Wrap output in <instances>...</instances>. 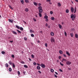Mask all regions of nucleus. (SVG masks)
I'll list each match as a JSON object with an SVG mask.
<instances>
[{"label": "nucleus", "mask_w": 78, "mask_h": 78, "mask_svg": "<svg viewBox=\"0 0 78 78\" xmlns=\"http://www.w3.org/2000/svg\"><path fill=\"white\" fill-rule=\"evenodd\" d=\"M40 66L41 67H42L43 68H45V65L43 64H41L40 65Z\"/></svg>", "instance_id": "obj_4"}, {"label": "nucleus", "mask_w": 78, "mask_h": 78, "mask_svg": "<svg viewBox=\"0 0 78 78\" xmlns=\"http://www.w3.org/2000/svg\"><path fill=\"white\" fill-rule=\"evenodd\" d=\"M34 64L35 66H36V63L35 62H34Z\"/></svg>", "instance_id": "obj_52"}, {"label": "nucleus", "mask_w": 78, "mask_h": 78, "mask_svg": "<svg viewBox=\"0 0 78 78\" xmlns=\"http://www.w3.org/2000/svg\"><path fill=\"white\" fill-rule=\"evenodd\" d=\"M66 13H69V9H67L66 10Z\"/></svg>", "instance_id": "obj_19"}, {"label": "nucleus", "mask_w": 78, "mask_h": 78, "mask_svg": "<svg viewBox=\"0 0 78 78\" xmlns=\"http://www.w3.org/2000/svg\"><path fill=\"white\" fill-rule=\"evenodd\" d=\"M9 7L10 8V9H13V8L10 5H9Z\"/></svg>", "instance_id": "obj_39"}, {"label": "nucleus", "mask_w": 78, "mask_h": 78, "mask_svg": "<svg viewBox=\"0 0 78 78\" xmlns=\"http://www.w3.org/2000/svg\"><path fill=\"white\" fill-rule=\"evenodd\" d=\"M46 2H51V0H47Z\"/></svg>", "instance_id": "obj_43"}, {"label": "nucleus", "mask_w": 78, "mask_h": 78, "mask_svg": "<svg viewBox=\"0 0 78 78\" xmlns=\"http://www.w3.org/2000/svg\"><path fill=\"white\" fill-rule=\"evenodd\" d=\"M50 13L51 14H53V12L52 11H51L50 12Z\"/></svg>", "instance_id": "obj_49"}, {"label": "nucleus", "mask_w": 78, "mask_h": 78, "mask_svg": "<svg viewBox=\"0 0 78 78\" xmlns=\"http://www.w3.org/2000/svg\"><path fill=\"white\" fill-rule=\"evenodd\" d=\"M38 14L39 16V17H42V14H41V13H38Z\"/></svg>", "instance_id": "obj_14"}, {"label": "nucleus", "mask_w": 78, "mask_h": 78, "mask_svg": "<svg viewBox=\"0 0 78 78\" xmlns=\"http://www.w3.org/2000/svg\"><path fill=\"white\" fill-rule=\"evenodd\" d=\"M58 58H59V59H61V56H59L58 57Z\"/></svg>", "instance_id": "obj_56"}, {"label": "nucleus", "mask_w": 78, "mask_h": 78, "mask_svg": "<svg viewBox=\"0 0 78 78\" xmlns=\"http://www.w3.org/2000/svg\"><path fill=\"white\" fill-rule=\"evenodd\" d=\"M70 35H71V37H72L73 36V34H72V33L70 34Z\"/></svg>", "instance_id": "obj_44"}, {"label": "nucleus", "mask_w": 78, "mask_h": 78, "mask_svg": "<svg viewBox=\"0 0 78 78\" xmlns=\"http://www.w3.org/2000/svg\"><path fill=\"white\" fill-rule=\"evenodd\" d=\"M44 19H48V16H45L44 17Z\"/></svg>", "instance_id": "obj_22"}, {"label": "nucleus", "mask_w": 78, "mask_h": 78, "mask_svg": "<svg viewBox=\"0 0 78 78\" xmlns=\"http://www.w3.org/2000/svg\"><path fill=\"white\" fill-rule=\"evenodd\" d=\"M31 36L32 37H34V34H31Z\"/></svg>", "instance_id": "obj_31"}, {"label": "nucleus", "mask_w": 78, "mask_h": 78, "mask_svg": "<svg viewBox=\"0 0 78 78\" xmlns=\"http://www.w3.org/2000/svg\"><path fill=\"white\" fill-rule=\"evenodd\" d=\"M9 72H11V71H12V69H11V68H9Z\"/></svg>", "instance_id": "obj_37"}, {"label": "nucleus", "mask_w": 78, "mask_h": 78, "mask_svg": "<svg viewBox=\"0 0 78 78\" xmlns=\"http://www.w3.org/2000/svg\"><path fill=\"white\" fill-rule=\"evenodd\" d=\"M8 63H6L5 64V67H8Z\"/></svg>", "instance_id": "obj_29"}, {"label": "nucleus", "mask_w": 78, "mask_h": 78, "mask_svg": "<svg viewBox=\"0 0 78 78\" xmlns=\"http://www.w3.org/2000/svg\"><path fill=\"white\" fill-rule=\"evenodd\" d=\"M33 20L35 22H36V20L35 19V18H33Z\"/></svg>", "instance_id": "obj_46"}, {"label": "nucleus", "mask_w": 78, "mask_h": 78, "mask_svg": "<svg viewBox=\"0 0 78 78\" xmlns=\"http://www.w3.org/2000/svg\"><path fill=\"white\" fill-rule=\"evenodd\" d=\"M45 20L46 22H48V18H47V19H46Z\"/></svg>", "instance_id": "obj_51"}, {"label": "nucleus", "mask_w": 78, "mask_h": 78, "mask_svg": "<svg viewBox=\"0 0 78 78\" xmlns=\"http://www.w3.org/2000/svg\"><path fill=\"white\" fill-rule=\"evenodd\" d=\"M21 63H22V64H24V63H25V62L23 61L21 62Z\"/></svg>", "instance_id": "obj_59"}, {"label": "nucleus", "mask_w": 78, "mask_h": 78, "mask_svg": "<svg viewBox=\"0 0 78 78\" xmlns=\"http://www.w3.org/2000/svg\"><path fill=\"white\" fill-rule=\"evenodd\" d=\"M31 56L32 58H34V55L33 54L31 55Z\"/></svg>", "instance_id": "obj_42"}, {"label": "nucleus", "mask_w": 78, "mask_h": 78, "mask_svg": "<svg viewBox=\"0 0 78 78\" xmlns=\"http://www.w3.org/2000/svg\"><path fill=\"white\" fill-rule=\"evenodd\" d=\"M60 64L62 66H64V65L63 64H62V63H61V62H60Z\"/></svg>", "instance_id": "obj_47"}, {"label": "nucleus", "mask_w": 78, "mask_h": 78, "mask_svg": "<svg viewBox=\"0 0 78 78\" xmlns=\"http://www.w3.org/2000/svg\"><path fill=\"white\" fill-rule=\"evenodd\" d=\"M66 65L70 66V64H71V62L69 61H67L66 62Z\"/></svg>", "instance_id": "obj_2"}, {"label": "nucleus", "mask_w": 78, "mask_h": 78, "mask_svg": "<svg viewBox=\"0 0 78 78\" xmlns=\"http://www.w3.org/2000/svg\"><path fill=\"white\" fill-rule=\"evenodd\" d=\"M54 76L56 78H57V77H58V76H56V75L55 74L54 75Z\"/></svg>", "instance_id": "obj_53"}, {"label": "nucleus", "mask_w": 78, "mask_h": 78, "mask_svg": "<svg viewBox=\"0 0 78 78\" xmlns=\"http://www.w3.org/2000/svg\"><path fill=\"white\" fill-rule=\"evenodd\" d=\"M17 72L18 75H20V71H18Z\"/></svg>", "instance_id": "obj_33"}, {"label": "nucleus", "mask_w": 78, "mask_h": 78, "mask_svg": "<svg viewBox=\"0 0 78 78\" xmlns=\"http://www.w3.org/2000/svg\"><path fill=\"white\" fill-rule=\"evenodd\" d=\"M38 72H39V73H40V74H41V71H38Z\"/></svg>", "instance_id": "obj_55"}, {"label": "nucleus", "mask_w": 78, "mask_h": 78, "mask_svg": "<svg viewBox=\"0 0 78 78\" xmlns=\"http://www.w3.org/2000/svg\"><path fill=\"white\" fill-rule=\"evenodd\" d=\"M25 11L26 12H28V8H26L25 9Z\"/></svg>", "instance_id": "obj_20"}, {"label": "nucleus", "mask_w": 78, "mask_h": 78, "mask_svg": "<svg viewBox=\"0 0 78 78\" xmlns=\"http://www.w3.org/2000/svg\"><path fill=\"white\" fill-rule=\"evenodd\" d=\"M29 61H32V60H31V59L30 58H29Z\"/></svg>", "instance_id": "obj_57"}, {"label": "nucleus", "mask_w": 78, "mask_h": 78, "mask_svg": "<svg viewBox=\"0 0 78 78\" xmlns=\"http://www.w3.org/2000/svg\"><path fill=\"white\" fill-rule=\"evenodd\" d=\"M12 66H13V68H15V64L14 63H12Z\"/></svg>", "instance_id": "obj_38"}, {"label": "nucleus", "mask_w": 78, "mask_h": 78, "mask_svg": "<svg viewBox=\"0 0 78 78\" xmlns=\"http://www.w3.org/2000/svg\"><path fill=\"white\" fill-rule=\"evenodd\" d=\"M12 33H13V34H17V33H16V32L14 31H12Z\"/></svg>", "instance_id": "obj_17"}, {"label": "nucleus", "mask_w": 78, "mask_h": 78, "mask_svg": "<svg viewBox=\"0 0 78 78\" xmlns=\"http://www.w3.org/2000/svg\"><path fill=\"white\" fill-rule=\"evenodd\" d=\"M71 19H73V18H74V19H75L76 18V16L73 15V14H72L70 16Z\"/></svg>", "instance_id": "obj_1"}, {"label": "nucleus", "mask_w": 78, "mask_h": 78, "mask_svg": "<svg viewBox=\"0 0 78 78\" xmlns=\"http://www.w3.org/2000/svg\"><path fill=\"white\" fill-rule=\"evenodd\" d=\"M66 54L68 55V56H70V54L69 53V52H68V51H66Z\"/></svg>", "instance_id": "obj_7"}, {"label": "nucleus", "mask_w": 78, "mask_h": 78, "mask_svg": "<svg viewBox=\"0 0 78 78\" xmlns=\"http://www.w3.org/2000/svg\"><path fill=\"white\" fill-rule=\"evenodd\" d=\"M34 4L35 6H37V3L36 2H34Z\"/></svg>", "instance_id": "obj_16"}, {"label": "nucleus", "mask_w": 78, "mask_h": 78, "mask_svg": "<svg viewBox=\"0 0 78 78\" xmlns=\"http://www.w3.org/2000/svg\"><path fill=\"white\" fill-rule=\"evenodd\" d=\"M42 9L39 10V12H40V13H42Z\"/></svg>", "instance_id": "obj_10"}, {"label": "nucleus", "mask_w": 78, "mask_h": 78, "mask_svg": "<svg viewBox=\"0 0 78 78\" xmlns=\"http://www.w3.org/2000/svg\"><path fill=\"white\" fill-rule=\"evenodd\" d=\"M55 73L56 75H58V73L57 72H55Z\"/></svg>", "instance_id": "obj_62"}, {"label": "nucleus", "mask_w": 78, "mask_h": 78, "mask_svg": "<svg viewBox=\"0 0 78 78\" xmlns=\"http://www.w3.org/2000/svg\"><path fill=\"white\" fill-rule=\"evenodd\" d=\"M25 2L26 3H29V1L28 0H25Z\"/></svg>", "instance_id": "obj_35"}, {"label": "nucleus", "mask_w": 78, "mask_h": 78, "mask_svg": "<svg viewBox=\"0 0 78 78\" xmlns=\"http://www.w3.org/2000/svg\"><path fill=\"white\" fill-rule=\"evenodd\" d=\"M51 72H54V70H53V69H51Z\"/></svg>", "instance_id": "obj_32"}, {"label": "nucleus", "mask_w": 78, "mask_h": 78, "mask_svg": "<svg viewBox=\"0 0 78 78\" xmlns=\"http://www.w3.org/2000/svg\"><path fill=\"white\" fill-rule=\"evenodd\" d=\"M59 53L60 54H62V51L61 50H60L59 51Z\"/></svg>", "instance_id": "obj_28"}, {"label": "nucleus", "mask_w": 78, "mask_h": 78, "mask_svg": "<svg viewBox=\"0 0 78 78\" xmlns=\"http://www.w3.org/2000/svg\"><path fill=\"white\" fill-rule=\"evenodd\" d=\"M76 11V7H75L74 8V13H75Z\"/></svg>", "instance_id": "obj_26"}, {"label": "nucleus", "mask_w": 78, "mask_h": 78, "mask_svg": "<svg viewBox=\"0 0 78 78\" xmlns=\"http://www.w3.org/2000/svg\"><path fill=\"white\" fill-rule=\"evenodd\" d=\"M45 26L46 27H47L48 26V24L47 23H46Z\"/></svg>", "instance_id": "obj_61"}, {"label": "nucleus", "mask_w": 78, "mask_h": 78, "mask_svg": "<svg viewBox=\"0 0 78 78\" xmlns=\"http://www.w3.org/2000/svg\"><path fill=\"white\" fill-rule=\"evenodd\" d=\"M75 37H76V38H78V35L77 34H76L75 35Z\"/></svg>", "instance_id": "obj_24"}, {"label": "nucleus", "mask_w": 78, "mask_h": 78, "mask_svg": "<svg viewBox=\"0 0 78 78\" xmlns=\"http://www.w3.org/2000/svg\"><path fill=\"white\" fill-rule=\"evenodd\" d=\"M58 26L59 28H60V29H61V28L62 27V26L60 24H58Z\"/></svg>", "instance_id": "obj_13"}, {"label": "nucleus", "mask_w": 78, "mask_h": 78, "mask_svg": "<svg viewBox=\"0 0 78 78\" xmlns=\"http://www.w3.org/2000/svg\"><path fill=\"white\" fill-rule=\"evenodd\" d=\"M51 41L52 43H53V42H55V39L53 37H51Z\"/></svg>", "instance_id": "obj_3"}, {"label": "nucleus", "mask_w": 78, "mask_h": 78, "mask_svg": "<svg viewBox=\"0 0 78 78\" xmlns=\"http://www.w3.org/2000/svg\"><path fill=\"white\" fill-rule=\"evenodd\" d=\"M66 61H67V60H66L64 58H63L62 59V61H65V62H66Z\"/></svg>", "instance_id": "obj_27"}, {"label": "nucleus", "mask_w": 78, "mask_h": 78, "mask_svg": "<svg viewBox=\"0 0 78 78\" xmlns=\"http://www.w3.org/2000/svg\"><path fill=\"white\" fill-rule=\"evenodd\" d=\"M9 42H11V43H12V42H13V41H9Z\"/></svg>", "instance_id": "obj_60"}, {"label": "nucleus", "mask_w": 78, "mask_h": 78, "mask_svg": "<svg viewBox=\"0 0 78 78\" xmlns=\"http://www.w3.org/2000/svg\"><path fill=\"white\" fill-rule=\"evenodd\" d=\"M32 30L31 29L30 30V33H32Z\"/></svg>", "instance_id": "obj_54"}, {"label": "nucleus", "mask_w": 78, "mask_h": 78, "mask_svg": "<svg viewBox=\"0 0 78 78\" xmlns=\"http://www.w3.org/2000/svg\"><path fill=\"white\" fill-rule=\"evenodd\" d=\"M37 69L38 70H40L41 69V67L37 66Z\"/></svg>", "instance_id": "obj_8"}, {"label": "nucleus", "mask_w": 78, "mask_h": 78, "mask_svg": "<svg viewBox=\"0 0 78 78\" xmlns=\"http://www.w3.org/2000/svg\"><path fill=\"white\" fill-rule=\"evenodd\" d=\"M16 27L17 28V29H20V27L17 25H16Z\"/></svg>", "instance_id": "obj_12"}, {"label": "nucleus", "mask_w": 78, "mask_h": 78, "mask_svg": "<svg viewBox=\"0 0 78 78\" xmlns=\"http://www.w3.org/2000/svg\"><path fill=\"white\" fill-rule=\"evenodd\" d=\"M45 46L46 47H47V43H46L45 44Z\"/></svg>", "instance_id": "obj_48"}, {"label": "nucleus", "mask_w": 78, "mask_h": 78, "mask_svg": "<svg viewBox=\"0 0 78 78\" xmlns=\"http://www.w3.org/2000/svg\"><path fill=\"white\" fill-rule=\"evenodd\" d=\"M17 31H18V33H20V34H21V32L20 31H19L18 30H17Z\"/></svg>", "instance_id": "obj_34"}, {"label": "nucleus", "mask_w": 78, "mask_h": 78, "mask_svg": "<svg viewBox=\"0 0 78 78\" xmlns=\"http://www.w3.org/2000/svg\"><path fill=\"white\" fill-rule=\"evenodd\" d=\"M21 3H22V4H23V3H24V2L23 1V0H20Z\"/></svg>", "instance_id": "obj_25"}, {"label": "nucleus", "mask_w": 78, "mask_h": 78, "mask_svg": "<svg viewBox=\"0 0 78 78\" xmlns=\"http://www.w3.org/2000/svg\"><path fill=\"white\" fill-rule=\"evenodd\" d=\"M38 9H39V10H40V9H42V7L41 6H40L38 8Z\"/></svg>", "instance_id": "obj_9"}, {"label": "nucleus", "mask_w": 78, "mask_h": 78, "mask_svg": "<svg viewBox=\"0 0 78 78\" xmlns=\"http://www.w3.org/2000/svg\"><path fill=\"white\" fill-rule=\"evenodd\" d=\"M1 53H2V54L3 55H5V52L4 51H2Z\"/></svg>", "instance_id": "obj_23"}, {"label": "nucleus", "mask_w": 78, "mask_h": 78, "mask_svg": "<svg viewBox=\"0 0 78 78\" xmlns=\"http://www.w3.org/2000/svg\"><path fill=\"white\" fill-rule=\"evenodd\" d=\"M63 55L64 57H66V55L63 54Z\"/></svg>", "instance_id": "obj_58"}, {"label": "nucleus", "mask_w": 78, "mask_h": 78, "mask_svg": "<svg viewBox=\"0 0 78 78\" xmlns=\"http://www.w3.org/2000/svg\"><path fill=\"white\" fill-rule=\"evenodd\" d=\"M71 19H72V20L74 21V20H75V19H74V18H71Z\"/></svg>", "instance_id": "obj_63"}, {"label": "nucleus", "mask_w": 78, "mask_h": 78, "mask_svg": "<svg viewBox=\"0 0 78 78\" xmlns=\"http://www.w3.org/2000/svg\"><path fill=\"white\" fill-rule=\"evenodd\" d=\"M20 29L21 30V31H23V28L22 27H20Z\"/></svg>", "instance_id": "obj_21"}, {"label": "nucleus", "mask_w": 78, "mask_h": 78, "mask_svg": "<svg viewBox=\"0 0 78 78\" xmlns=\"http://www.w3.org/2000/svg\"><path fill=\"white\" fill-rule=\"evenodd\" d=\"M51 19L52 20H55V18L54 17H52L51 18Z\"/></svg>", "instance_id": "obj_15"}, {"label": "nucleus", "mask_w": 78, "mask_h": 78, "mask_svg": "<svg viewBox=\"0 0 78 78\" xmlns=\"http://www.w3.org/2000/svg\"><path fill=\"white\" fill-rule=\"evenodd\" d=\"M24 39L25 41H27V38L25 37L24 38Z\"/></svg>", "instance_id": "obj_40"}, {"label": "nucleus", "mask_w": 78, "mask_h": 78, "mask_svg": "<svg viewBox=\"0 0 78 78\" xmlns=\"http://www.w3.org/2000/svg\"><path fill=\"white\" fill-rule=\"evenodd\" d=\"M9 22H10V23H12V21L11 20V19H9Z\"/></svg>", "instance_id": "obj_30"}, {"label": "nucleus", "mask_w": 78, "mask_h": 78, "mask_svg": "<svg viewBox=\"0 0 78 78\" xmlns=\"http://www.w3.org/2000/svg\"><path fill=\"white\" fill-rule=\"evenodd\" d=\"M9 64H10V65H11V66H12V62H11V61H9Z\"/></svg>", "instance_id": "obj_6"}, {"label": "nucleus", "mask_w": 78, "mask_h": 78, "mask_svg": "<svg viewBox=\"0 0 78 78\" xmlns=\"http://www.w3.org/2000/svg\"><path fill=\"white\" fill-rule=\"evenodd\" d=\"M59 71H60V72H62V70L61 69H59Z\"/></svg>", "instance_id": "obj_50"}, {"label": "nucleus", "mask_w": 78, "mask_h": 78, "mask_svg": "<svg viewBox=\"0 0 78 78\" xmlns=\"http://www.w3.org/2000/svg\"><path fill=\"white\" fill-rule=\"evenodd\" d=\"M64 34L65 36H67V33H66V31L64 32Z\"/></svg>", "instance_id": "obj_41"}, {"label": "nucleus", "mask_w": 78, "mask_h": 78, "mask_svg": "<svg viewBox=\"0 0 78 78\" xmlns=\"http://www.w3.org/2000/svg\"><path fill=\"white\" fill-rule=\"evenodd\" d=\"M71 12H74V8H71Z\"/></svg>", "instance_id": "obj_5"}, {"label": "nucleus", "mask_w": 78, "mask_h": 78, "mask_svg": "<svg viewBox=\"0 0 78 78\" xmlns=\"http://www.w3.org/2000/svg\"><path fill=\"white\" fill-rule=\"evenodd\" d=\"M51 35L52 36H54V33H53V32H51Z\"/></svg>", "instance_id": "obj_18"}, {"label": "nucleus", "mask_w": 78, "mask_h": 78, "mask_svg": "<svg viewBox=\"0 0 78 78\" xmlns=\"http://www.w3.org/2000/svg\"><path fill=\"white\" fill-rule=\"evenodd\" d=\"M25 71H24L23 72V74H24V75H25Z\"/></svg>", "instance_id": "obj_64"}, {"label": "nucleus", "mask_w": 78, "mask_h": 78, "mask_svg": "<svg viewBox=\"0 0 78 78\" xmlns=\"http://www.w3.org/2000/svg\"><path fill=\"white\" fill-rule=\"evenodd\" d=\"M11 56L12 58H14V55H12Z\"/></svg>", "instance_id": "obj_45"}, {"label": "nucleus", "mask_w": 78, "mask_h": 78, "mask_svg": "<svg viewBox=\"0 0 78 78\" xmlns=\"http://www.w3.org/2000/svg\"><path fill=\"white\" fill-rule=\"evenodd\" d=\"M24 66L25 68H28V66L26 65H24Z\"/></svg>", "instance_id": "obj_36"}, {"label": "nucleus", "mask_w": 78, "mask_h": 78, "mask_svg": "<svg viewBox=\"0 0 78 78\" xmlns=\"http://www.w3.org/2000/svg\"><path fill=\"white\" fill-rule=\"evenodd\" d=\"M58 6H61V4L60 2H58Z\"/></svg>", "instance_id": "obj_11"}]
</instances>
